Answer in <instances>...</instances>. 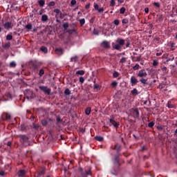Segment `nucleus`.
Listing matches in <instances>:
<instances>
[{
    "mask_svg": "<svg viewBox=\"0 0 177 177\" xmlns=\"http://www.w3.org/2000/svg\"><path fill=\"white\" fill-rule=\"evenodd\" d=\"M123 45H125V40L122 39H118L116 40V44H114V43L112 44V46L113 49H115L116 50H120V49H121Z\"/></svg>",
    "mask_w": 177,
    "mask_h": 177,
    "instance_id": "f257e3e1",
    "label": "nucleus"
},
{
    "mask_svg": "<svg viewBox=\"0 0 177 177\" xmlns=\"http://www.w3.org/2000/svg\"><path fill=\"white\" fill-rule=\"evenodd\" d=\"M21 143L24 145V146H28V137L26 136H21Z\"/></svg>",
    "mask_w": 177,
    "mask_h": 177,
    "instance_id": "f03ea898",
    "label": "nucleus"
},
{
    "mask_svg": "<svg viewBox=\"0 0 177 177\" xmlns=\"http://www.w3.org/2000/svg\"><path fill=\"white\" fill-rule=\"evenodd\" d=\"M39 89L44 92L46 95H50L51 90L48 86H40Z\"/></svg>",
    "mask_w": 177,
    "mask_h": 177,
    "instance_id": "7ed1b4c3",
    "label": "nucleus"
},
{
    "mask_svg": "<svg viewBox=\"0 0 177 177\" xmlns=\"http://www.w3.org/2000/svg\"><path fill=\"white\" fill-rule=\"evenodd\" d=\"M138 77L140 78H146L147 77V72L143 69L140 70L138 73Z\"/></svg>",
    "mask_w": 177,
    "mask_h": 177,
    "instance_id": "20e7f679",
    "label": "nucleus"
},
{
    "mask_svg": "<svg viewBox=\"0 0 177 177\" xmlns=\"http://www.w3.org/2000/svg\"><path fill=\"white\" fill-rule=\"evenodd\" d=\"M131 115L134 118H138L139 117V111L138 109H132L131 110Z\"/></svg>",
    "mask_w": 177,
    "mask_h": 177,
    "instance_id": "39448f33",
    "label": "nucleus"
},
{
    "mask_svg": "<svg viewBox=\"0 0 177 177\" xmlns=\"http://www.w3.org/2000/svg\"><path fill=\"white\" fill-rule=\"evenodd\" d=\"M110 123L112 124V125H113V127L115 128H118V126L120 125L117 122H115V120H114V118H111L110 120Z\"/></svg>",
    "mask_w": 177,
    "mask_h": 177,
    "instance_id": "423d86ee",
    "label": "nucleus"
},
{
    "mask_svg": "<svg viewBox=\"0 0 177 177\" xmlns=\"http://www.w3.org/2000/svg\"><path fill=\"white\" fill-rule=\"evenodd\" d=\"M130 82L131 85L133 86V85H136V84H138V81L135 76H132L131 77Z\"/></svg>",
    "mask_w": 177,
    "mask_h": 177,
    "instance_id": "0eeeda50",
    "label": "nucleus"
},
{
    "mask_svg": "<svg viewBox=\"0 0 177 177\" xmlns=\"http://www.w3.org/2000/svg\"><path fill=\"white\" fill-rule=\"evenodd\" d=\"M102 48H110V44L107 41H104L102 43Z\"/></svg>",
    "mask_w": 177,
    "mask_h": 177,
    "instance_id": "6e6552de",
    "label": "nucleus"
},
{
    "mask_svg": "<svg viewBox=\"0 0 177 177\" xmlns=\"http://www.w3.org/2000/svg\"><path fill=\"white\" fill-rule=\"evenodd\" d=\"M55 52L57 53V55L61 56V55L64 53V50L63 48H56Z\"/></svg>",
    "mask_w": 177,
    "mask_h": 177,
    "instance_id": "1a4fd4ad",
    "label": "nucleus"
},
{
    "mask_svg": "<svg viewBox=\"0 0 177 177\" xmlns=\"http://www.w3.org/2000/svg\"><path fill=\"white\" fill-rule=\"evenodd\" d=\"M25 175H26V171L24 170H20L18 172V176L19 177H24Z\"/></svg>",
    "mask_w": 177,
    "mask_h": 177,
    "instance_id": "9d476101",
    "label": "nucleus"
},
{
    "mask_svg": "<svg viewBox=\"0 0 177 177\" xmlns=\"http://www.w3.org/2000/svg\"><path fill=\"white\" fill-rule=\"evenodd\" d=\"M3 118H6V120H10V114L4 113L3 114Z\"/></svg>",
    "mask_w": 177,
    "mask_h": 177,
    "instance_id": "9b49d317",
    "label": "nucleus"
},
{
    "mask_svg": "<svg viewBox=\"0 0 177 177\" xmlns=\"http://www.w3.org/2000/svg\"><path fill=\"white\" fill-rule=\"evenodd\" d=\"M140 82H141V84H143L144 85H147V79L142 77L140 80Z\"/></svg>",
    "mask_w": 177,
    "mask_h": 177,
    "instance_id": "f8f14e48",
    "label": "nucleus"
},
{
    "mask_svg": "<svg viewBox=\"0 0 177 177\" xmlns=\"http://www.w3.org/2000/svg\"><path fill=\"white\" fill-rule=\"evenodd\" d=\"M3 26H4V28H12V23L10 22H7Z\"/></svg>",
    "mask_w": 177,
    "mask_h": 177,
    "instance_id": "ddd939ff",
    "label": "nucleus"
},
{
    "mask_svg": "<svg viewBox=\"0 0 177 177\" xmlns=\"http://www.w3.org/2000/svg\"><path fill=\"white\" fill-rule=\"evenodd\" d=\"M84 74H85V71L80 70V71H76L77 75H84Z\"/></svg>",
    "mask_w": 177,
    "mask_h": 177,
    "instance_id": "4468645a",
    "label": "nucleus"
},
{
    "mask_svg": "<svg viewBox=\"0 0 177 177\" xmlns=\"http://www.w3.org/2000/svg\"><path fill=\"white\" fill-rule=\"evenodd\" d=\"M41 21H48V15H44L41 17Z\"/></svg>",
    "mask_w": 177,
    "mask_h": 177,
    "instance_id": "2eb2a0df",
    "label": "nucleus"
},
{
    "mask_svg": "<svg viewBox=\"0 0 177 177\" xmlns=\"http://www.w3.org/2000/svg\"><path fill=\"white\" fill-rule=\"evenodd\" d=\"M78 61V56L75 55L74 57H73L71 59V62H73L74 63H75L76 62Z\"/></svg>",
    "mask_w": 177,
    "mask_h": 177,
    "instance_id": "dca6fc26",
    "label": "nucleus"
},
{
    "mask_svg": "<svg viewBox=\"0 0 177 177\" xmlns=\"http://www.w3.org/2000/svg\"><path fill=\"white\" fill-rule=\"evenodd\" d=\"M66 32H68L69 35H71V34H73V32H75V29H68L66 30Z\"/></svg>",
    "mask_w": 177,
    "mask_h": 177,
    "instance_id": "f3484780",
    "label": "nucleus"
},
{
    "mask_svg": "<svg viewBox=\"0 0 177 177\" xmlns=\"http://www.w3.org/2000/svg\"><path fill=\"white\" fill-rule=\"evenodd\" d=\"M85 113L86 115H89V114H91V107L86 109Z\"/></svg>",
    "mask_w": 177,
    "mask_h": 177,
    "instance_id": "a211bd4d",
    "label": "nucleus"
},
{
    "mask_svg": "<svg viewBox=\"0 0 177 177\" xmlns=\"http://www.w3.org/2000/svg\"><path fill=\"white\" fill-rule=\"evenodd\" d=\"M7 41H12L13 39V36L12 35H8L6 36Z\"/></svg>",
    "mask_w": 177,
    "mask_h": 177,
    "instance_id": "6ab92c4d",
    "label": "nucleus"
},
{
    "mask_svg": "<svg viewBox=\"0 0 177 177\" xmlns=\"http://www.w3.org/2000/svg\"><path fill=\"white\" fill-rule=\"evenodd\" d=\"M167 107H169V109H174V104H172V102L171 101L168 102Z\"/></svg>",
    "mask_w": 177,
    "mask_h": 177,
    "instance_id": "aec40b11",
    "label": "nucleus"
},
{
    "mask_svg": "<svg viewBox=\"0 0 177 177\" xmlns=\"http://www.w3.org/2000/svg\"><path fill=\"white\" fill-rule=\"evenodd\" d=\"M103 137L102 136H96L95 137V140H98V142H103Z\"/></svg>",
    "mask_w": 177,
    "mask_h": 177,
    "instance_id": "412c9836",
    "label": "nucleus"
},
{
    "mask_svg": "<svg viewBox=\"0 0 177 177\" xmlns=\"http://www.w3.org/2000/svg\"><path fill=\"white\" fill-rule=\"evenodd\" d=\"M63 27H64V30H65V31H67V29H68V27H69L68 23H65V24H64Z\"/></svg>",
    "mask_w": 177,
    "mask_h": 177,
    "instance_id": "4be33fe9",
    "label": "nucleus"
},
{
    "mask_svg": "<svg viewBox=\"0 0 177 177\" xmlns=\"http://www.w3.org/2000/svg\"><path fill=\"white\" fill-rule=\"evenodd\" d=\"M121 149V145L117 144L115 145V150H117L118 151Z\"/></svg>",
    "mask_w": 177,
    "mask_h": 177,
    "instance_id": "5701e85b",
    "label": "nucleus"
},
{
    "mask_svg": "<svg viewBox=\"0 0 177 177\" xmlns=\"http://www.w3.org/2000/svg\"><path fill=\"white\" fill-rule=\"evenodd\" d=\"M39 5L41 7H43L45 5V1L44 0H39Z\"/></svg>",
    "mask_w": 177,
    "mask_h": 177,
    "instance_id": "b1692460",
    "label": "nucleus"
},
{
    "mask_svg": "<svg viewBox=\"0 0 177 177\" xmlns=\"http://www.w3.org/2000/svg\"><path fill=\"white\" fill-rule=\"evenodd\" d=\"M125 62H127V57H122V59H120V63L122 64H124V63H125Z\"/></svg>",
    "mask_w": 177,
    "mask_h": 177,
    "instance_id": "393cba45",
    "label": "nucleus"
},
{
    "mask_svg": "<svg viewBox=\"0 0 177 177\" xmlns=\"http://www.w3.org/2000/svg\"><path fill=\"white\" fill-rule=\"evenodd\" d=\"M41 50L44 52V53H48V48L46 47H41Z\"/></svg>",
    "mask_w": 177,
    "mask_h": 177,
    "instance_id": "a878e982",
    "label": "nucleus"
},
{
    "mask_svg": "<svg viewBox=\"0 0 177 177\" xmlns=\"http://www.w3.org/2000/svg\"><path fill=\"white\" fill-rule=\"evenodd\" d=\"M64 16H66L64 14L62 13V12L58 15L59 19H64Z\"/></svg>",
    "mask_w": 177,
    "mask_h": 177,
    "instance_id": "bb28decb",
    "label": "nucleus"
},
{
    "mask_svg": "<svg viewBox=\"0 0 177 177\" xmlns=\"http://www.w3.org/2000/svg\"><path fill=\"white\" fill-rule=\"evenodd\" d=\"M158 64V59H155L153 60V66L154 67L157 66V65Z\"/></svg>",
    "mask_w": 177,
    "mask_h": 177,
    "instance_id": "cd10ccee",
    "label": "nucleus"
},
{
    "mask_svg": "<svg viewBox=\"0 0 177 177\" xmlns=\"http://www.w3.org/2000/svg\"><path fill=\"white\" fill-rule=\"evenodd\" d=\"M131 93H132V95H138V90L136 88H133L131 91Z\"/></svg>",
    "mask_w": 177,
    "mask_h": 177,
    "instance_id": "c85d7f7f",
    "label": "nucleus"
},
{
    "mask_svg": "<svg viewBox=\"0 0 177 177\" xmlns=\"http://www.w3.org/2000/svg\"><path fill=\"white\" fill-rule=\"evenodd\" d=\"M120 12L121 15H124V13H125V8L124 7L121 8L120 10Z\"/></svg>",
    "mask_w": 177,
    "mask_h": 177,
    "instance_id": "c756f323",
    "label": "nucleus"
},
{
    "mask_svg": "<svg viewBox=\"0 0 177 177\" xmlns=\"http://www.w3.org/2000/svg\"><path fill=\"white\" fill-rule=\"evenodd\" d=\"M39 74L40 77H42V75H44L45 74V71H44V69H41L39 71Z\"/></svg>",
    "mask_w": 177,
    "mask_h": 177,
    "instance_id": "7c9ffc66",
    "label": "nucleus"
},
{
    "mask_svg": "<svg viewBox=\"0 0 177 177\" xmlns=\"http://www.w3.org/2000/svg\"><path fill=\"white\" fill-rule=\"evenodd\" d=\"M65 95H71V91H70V89L66 88L64 91Z\"/></svg>",
    "mask_w": 177,
    "mask_h": 177,
    "instance_id": "2f4dec72",
    "label": "nucleus"
},
{
    "mask_svg": "<svg viewBox=\"0 0 177 177\" xmlns=\"http://www.w3.org/2000/svg\"><path fill=\"white\" fill-rule=\"evenodd\" d=\"M60 12H61L60 10H59V9H55L54 10V13H55L57 15V16H59Z\"/></svg>",
    "mask_w": 177,
    "mask_h": 177,
    "instance_id": "473e14b6",
    "label": "nucleus"
},
{
    "mask_svg": "<svg viewBox=\"0 0 177 177\" xmlns=\"http://www.w3.org/2000/svg\"><path fill=\"white\" fill-rule=\"evenodd\" d=\"M97 10V12H98L99 13H103V12H104V8H98Z\"/></svg>",
    "mask_w": 177,
    "mask_h": 177,
    "instance_id": "72a5a7b5",
    "label": "nucleus"
},
{
    "mask_svg": "<svg viewBox=\"0 0 177 177\" xmlns=\"http://www.w3.org/2000/svg\"><path fill=\"white\" fill-rule=\"evenodd\" d=\"M80 23L81 26H84V24H85V19H80Z\"/></svg>",
    "mask_w": 177,
    "mask_h": 177,
    "instance_id": "f704fd0d",
    "label": "nucleus"
},
{
    "mask_svg": "<svg viewBox=\"0 0 177 177\" xmlns=\"http://www.w3.org/2000/svg\"><path fill=\"white\" fill-rule=\"evenodd\" d=\"M80 82L81 84H84V82H85V78H84L83 77H80Z\"/></svg>",
    "mask_w": 177,
    "mask_h": 177,
    "instance_id": "c9c22d12",
    "label": "nucleus"
},
{
    "mask_svg": "<svg viewBox=\"0 0 177 177\" xmlns=\"http://www.w3.org/2000/svg\"><path fill=\"white\" fill-rule=\"evenodd\" d=\"M71 5L72 6H74V5H77V1L76 0H71Z\"/></svg>",
    "mask_w": 177,
    "mask_h": 177,
    "instance_id": "e433bc0d",
    "label": "nucleus"
},
{
    "mask_svg": "<svg viewBox=\"0 0 177 177\" xmlns=\"http://www.w3.org/2000/svg\"><path fill=\"white\" fill-rule=\"evenodd\" d=\"M46 170L43 169L41 171L39 172V175H45Z\"/></svg>",
    "mask_w": 177,
    "mask_h": 177,
    "instance_id": "4c0bfd02",
    "label": "nucleus"
},
{
    "mask_svg": "<svg viewBox=\"0 0 177 177\" xmlns=\"http://www.w3.org/2000/svg\"><path fill=\"white\" fill-rule=\"evenodd\" d=\"M10 67H16V62H12L10 64Z\"/></svg>",
    "mask_w": 177,
    "mask_h": 177,
    "instance_id": "58836bf2",
    "label": "nucleus"
},
{
    "mask_svg": "<svg viewBox=\"0 0 177 177\" xmlns=\"http://www.w3.org/2000/svg\"><path fill=\"white\" fill-rule=\"evenodd\" d=\"M111 6H115V0H111Z\"/></svg>",
    "mask_w": 177,
    "mask_h": 177,
    "instance_id": "ea45409f",
    "label": "nucleus"
},
{
    "mask_svg": "<svg viewBox=\"0 0 177 177\" xmlns=\"http://www.w3.org/2000/svg\"><path fill=\"white\" fill-rule=\"evenodd\" d=\"M148 127H149V128H153V127H154V122H151L148 124Z\"/></svg>",
    "mask_w": 177,
    "mask_h": 177,
    "instance_id": "a19ab883",
    "label": "nucleus"
},
{
    "mask_svg": "<svg viewBox=\"0 0 177 177\" xmlns=\"http://www.w3.org/2000/svg\"><path fill=\"white\" fill-rule=\"evenodd\" d=\"M133 70H139V64H136L133 67Z\"/></svg>",
    "mask_w": 177,
    "mask_h": 177,
    "instance_id": "79ce46f5",
    "label": "nucleus"
},
{
    "mask_svg": "<svg viewBox=\"0 0 177 177\" xmlns=\"http://www.w3.org/2000/svg\"><path fill=\"white\" fill-rule=\"evenodd\" d=\"M119 24H120V20L115 19V20L114 21V25H115V26H118Z\"/></svg>",
    "mask_w": 177,
    "mask_h": 177,
    "instance_id": "37998d69",
    "label": "nucleus"
},
{
    "mask_svg": "<svg viewBox=\"0 0 177 177\" xmlns=\"http://www.w3.org/2000/svg\"><path fill=\"white\" fill-rule=\"evenodd\" d=\"M26 28L28 30H31V28H32V26L31 24H28L26 25Z\"/></svg>",
    "mask_w": 177,
    "mask_h": 177,
    "instance_id": "c03bdc74",
    "label": "nucleus"
},
{
    "mask_svg": "<svg viewBox=\"0 0 177 177\" xmlns=\"http://www.w3.org/2000/svg\"><path fill=\"white\" fill-rule=\"evenodd\" d=\"M122 22L123 23V24H128L129 21L128 19H122Z\"/></svg>",
    "mask_w": 177,
    "mask_h": 177,
    "instance_id": "a18cd8bd",
    "label": "nucleus"
},
{
    "mask_svg": "<svg viewBox=\"0 0 177 177\" xmlns=\"http://www.w3.org/2000/svg\"><path fill=\"white\" fill-rule=\"evenodd\" d=\"M55 1H50L48 3V6H55Z\"/></svg>",
    "mask_w": 177,
    "mask_h": 177,
    "instance_id": "49530a36",
    "label": "nucleus"
},
{
    "mask_svg": "<svg viewBox=\"0 0 177 177\" xmlns=\"http://www.w3.org/2000/svg\"><path fill=\"white\" fill-rule=\"evenodd\" d=\"M55 18H56V22L57 23H60V20L59 19V16L57 15H55Z\"/></svg>",
    "mask_w": 177,
    "mask_h": 177,
    "instance_id": "de8ad7c7",
    "label": "nucleus"
},
{
    "mask_svg": "<svg viewBox=\"0 0 177 177\" xmlns=\"http://www.w3.org/2000/svg\"><path fill=\"white\" fill-rule=\"evenodd\" d=\"M94 8L95 10H97L100 8L99 5L94 3Z\"/></svg>",
    "mask_w": 177,
    "mask_h": 177,
    "instance_id": "09e8293b",
    "label": "nucleus"
},
{
    "mask_svg": "<svg viewBox=\"0 0 177 177\" xmlns=\"http://www.w3.org/2000/svg\"><path fill=\"white\" fill-rule=\"evenodd\" d=\"M154 6L156 8H160V3L154 2L153 3Z\"/></svg>",
    "mask_w": 177,
    "mask_h": 177,
    "instance_id": "8fccbe9b",
    "label": "nucleus"
},
{
    "mask_svg": "<svg viewBox=\"0 0 177 177\" xmlns=\"http://www.w3.org/2000/svg\"><path fill=\"white\" fill-rule=\"evenodd\" d=\"M0 176H5V171L3 170H0Z\"/></svg>",
    "mask_w": 177,
    "mask_h": 177,
    "instance_id": "3c124183",
    "label": "nucleus"
},
{
    "mask_svg": "<svg viewBox=\"0 0 177 177\" xmlns=\"http://www.w3.org/2000/svg\"><path fill=\"white\" fill-rule=\"evenodd\" d=\"M175 59V57H173L172 59L171 58H167V62H172V60H174Z\"/></svg>",
    "mask_w": 177,
    "mask_h": 177,
    "instance_id": "603ef678",
    "label": "nucleus"
},
{
    "mask_svg": "<svg viewBox=\"0 0 177 177\" xmlns=\"http://www.w3.org/2000/svg\"><path fill=\"white\" fill-rule=\"evenodd\" d=\"M33 128H35V129H38V128H39V124H33Z\"/></svg>",
    "mask_w": 177,
    "mask_h": 177,
    "instance_id": "864d4df0",
    "label": "nucleus"
},
{
    "mask_svg": "<svg viewBox=\"0 0 177 177\" xmlns=\"http://www.w3.org/2000/svg\"><path fill=\"white\" fill-rule=\"evenodd\" d=\"M113 77H114L115 78H117V77H118V72L113 73Z\"/></svg>",
    "mask_w": 177,
    "mask_h": 177,
    "instance_id": "5fc2aeb1",
    "label": "nucleus"
},
{
    "mask_svg": "<svg viewBox=\"0 0 177 177\" xmlns=\"http://www.w3.org/2000/svg\"><path fill=\"white\" fill-rule=\"evenodd\" d=\"M5 48H10V43L8 42L6 44H5Z\"/></svg>",
    "mask_w": 177,
    "mask_h": 177,
    "instance_id": "6e6d98bb",
    "label": "nucleus"
},
{
    "mask_svg": "<svg viewBox=\"0 0 177 177\" xmlns=\"http://www.w3.org/2000/svg\"><path fill=\"white\" fill-rule=\"evenodd\" d=\"M118 83L117 82H112V86L115 87L117 86Z\"/></svg>",
    "mask_w": 177,
    "mask_h": 177,
    "instance_id": "4d7b16f0",
    "label": "nucleus"
},
{
    "mask_svg": "<svg viewBox=\"0 0 177 177\" xmlns=\"http://www.w3.org/2000/svg\"><path fill=\"white\" fill-rule=\"evenodd\" d=\"M99 84H94V88H95V89H99Z\"/></svg>",
    "mask_w": 177,
    "mask_h": 177,
    "instance_id": "13d9d810",
    "label": "nucleus"
},
{
    "mask_svg": "<svg viewBox=\"0 0 177 177\" xmlns=\"http://www.w3.org/2000/svg\"><path fill=\"white\" fill-rule=\"evenodd\" d=\"M41 124H42V125H44V126L46 125V124H47L46 120H42Z\"/></svg>",
    "mask_w": 177,
    "mask_h": 177,
    "instance_id": "bf43d9fd",
    "label": "nucleus"
},
{
    "mask_svg": "<svg viewBox=\"0 0 177 177\" xmlns=\"http://www.w3.org/2000/svg\"><path fill=\"white\" fill-rule=\"evenodd\" d=\"M89 8H91V3H88L85 6V9H89Z\"/></svg>",
    "mask_w": 177,
    "mask_h": 177,
    "instance_id": "052dcab7",
    "label": "nucleus"
},
{
    "mask_svg": "<svg viewBox=\"0 0 177 177\" xmlns=\"http://www.w3.org/2000/svg\"><path fill=\"white\" fill-rule=\"evenodd\" d=\"M86 175H91V169L86 171Z\"/></svg>",
    "mask_w": 177,
    "mask_h": 177,
    "instance_id": "680f3d73",
    "label": "nucleus"
},
{
    "mask_svg": "<svg viewBox=\"0 0 177 177\" xmlns=\"http://www.w3.org/2000/svg\"><path fill=\"white\" fill-rule=\"evenodd\" d=\"M162 55V51L160 53H157L156 56H161Z\"/></svg>",
    "mask_w": 177,
    "mask_h": 177,
    "instance_id": "e2e57ef3",
    "label": "nucleus"
},
{
    "mask_svg": "<svg viewBox=\"0 0 177 177\" xmlns=\"http://www.w3.org/2000/svg\"><path fill=\"white\" fill-rule=\"evenodd\" d=\"M145 13H149V8H145Z\"/></svg>",
    "mask_w": 177,
    "mask_h": 177,
    "instance_id": "0e129e2a",
    "label": "nucleus"
},
{
    "mask_svg": "<svg viewBox=\"0 0 177 177\" xmlns=\"http://www.w3.org/2000/svg\"><path fill=\"white\" fill-rule=\"evenodd\" d=\"M162 71H167V68L166 66H164L162 68Z\"/></svg>",
    "mask_w": 177,
    "mask_h": 177,
    "instance_id": "69168bd1",
    "label": "nucleus"
},
{
    "mask_svg": "<svg viewBox=\"0 0 177 177\" xmlns=\"http://www.w3.org/2000/svg\"><path fill=\"white\" fill-rule=\"evenodd\" d=\"M115 162H118V157H116V158H115Z\"/></svg>",
    "mask_w": 177,
    "mask_h": 177,
    "instance_id": "338daca9",
    "label": "nucleus"
},
{
    "mask_svg": "<svg viewBox=\"0 0 177 177\" xmlns=\"http://www.w3.org/2000/svg\"><path fill=\"white\" fill-rule=\"evenodd\" d=\"M10 145H12V142H8V146H10Z\"/></svg>",
    "mask_w": 177,
    "mask_h": 177,
    "instance_id": "774afa93",
    "label": "nucleus"
}]
</instances>
